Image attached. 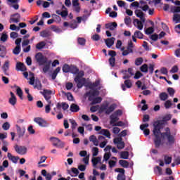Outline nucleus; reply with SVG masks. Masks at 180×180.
<instances>
[{
    "label": "nucleus",
    "instance_id": "1",
    "mask_svg": "<svg viewBox=\"0 0 180 180\" xmlns=\"http://www.w3.org/2000/svg\"><path fill=\"white\" fill-rule=\"evenodd\" d=\"M162 129V122L158 120L153 122V134L155 136L153 139L155 148H160V146H162V141L161 140H167V146H174L176 139L175 135L171 134V129L169 127L165 128V132H161Z\"/></svg>",
    "mask_w": 180,
    "mask_h": 180
},
{
    "label": "nucleus",
    "instance_id": "2",
    "mask_svg": "<svg viewBox=\"0 0 180 180\" xmlns=\"http://www.w3.org/2000/svg\"><path fill=\"white\" fill-rule=\"evenodd\" d=\"M35 59L39 65H44L42 69L43 72H44V74L49 72V70H50V67L51 66V60H49L47 57L43 56L41 52L37 53L35 55Z\"/></svg>",
    "mask_w": 180,
    "mask_h": 180
},
{
    "label": "nucleus",
    "instance_id": "3",
    "mask_svg": "<svg viewBox=\"0 0 180 180\" xmlns=\"http://www.w3.org/2000/svg\"><path fill=\"white\" fill-rule=\"evenodd\" d=\"M86 79L85 78H81L79 75L75 77V82L77 84V87L79 89L85 85Z\"/></svg>",
    "mask_w": 180,
    "mask_h": 180
},
{
    "label": "nucleus",
    "instance_id": "4",
    "mask_svg": "<svg viewBox=\"0 0 180 180\" xmlns=\"http://www.w3.org/2000/svg\"><path fill=\"white\" fill-rule=\"evenodd\" d=\"M34 122L39 124L40 127H49V122L41 117H35Z\"/></svg>",
    "mask_w": 180,
    "mask_h": 180
},
{
    "label": "nucleus",
    "instance_id": "5",
    "mask_svg": "<svg viewBox=\"0 0 180 180\" xmlns=\"http://www.w3.org/2000/svg\"><path fill=\"white\" fill-rule=\"evenodd\" d=\"M14 149L16 153L20 154V155H25V154L27 153V148L25 146H19L18 145H15Z\"/></svg>",
    "mask_w": 180,
    "mask_h": 180
},
{
    "label": "nucleus",
    "instance_id": "6",
    "mask_svg": "<svg viewBox=\"0 0 180 180\" xmlns=\"http://www.w3.org/2000/svg\"><path fill=\"white\" fill-rule=\"evenodd\" d=\"M134 13L137 18H139L141 19L143 23L146 22L145 14L144 13H143V11H141V10H135Z\"/></svg>",
    "mask_w": 180,
    "mask_h": 180
},
{
    "label": "nucleus",
    "instance_id": "7",
    "mask_svg": "<svg viewBox=\"0 0 180 180\" xmlns=\"http://www.w3.org/2000/svg\"><path fill=\"white\" fill-rule=\"evenodd\" d=\"M86 95L89 96V101H92V98L95 96H99V91L97 89H94L86 93Z\"/></svg>",
    "mask_w": 180,
    "mask_h": 180
},
{
    "label": "nucleus",
    "instance_id": "8",
    "mask_svg": "<svg viewBox=\"0 0 180 180\" xmlns=\"http://www.w3.org/2000/svg\"><path fill=\"white\" fill-rule=\"evenodd\" d=\"M134 26L137 27L139 30H143V28L144 27V25H143V21H140L139 19L135 18L134 20Z\"/></svg>",
    "mask_w": 180,
    "mask_h": 180
},
{
    "label": "nucleus",
    "instance_id": "9",
    "mask_svg": "<svg viewBox=\"0 0 180 180\" xmlns=\"http://www.w3.org/2000/svg\"><path fill=\"white\" fill-rule=\"evenodd\" d=\"M124 84H122L121 85V88L122 89V91H126V87L128 89L131 88V86H133V84H131V79H126L124 82Z\"/></svg>",
    "mask_w": 180,
    "mask_h": 180
},
{
    "label": "nucleus",
    "instance_id": "10",
    "mask_svg": "<svg viewBox=\"0 0 180 180\" xmlns=\"http://www.w3.org/2000/svg\"><path fill=\"white\" fill-rule=\"evenodd\" d=\"M51 140H53V146H54V147H64V143H63V142H61V140L58 139V138H51Z\"/></svg>",
    "mask_w": 180,
    "mask_h": 180
},
{
    "label": "nucleus",
    "instance_id": "11",
    "mask_svg": "<svg viewBox=\"0 0 180 180\" xmlns=\"http://www.w3.org/2000/svg\"><path fill=\"white\" fill-rule=\"evenodd\" d=\"M68 174L72 177L78 176V174H79V170H78V169L75 167H72L71 170H68Z\"/></svg>",
    "mask_w": 180,
    "mask_h": 180
},
{
    "label": "nucleus",
    "instance_id": "12",
    "mask_svg": "<svg viewBox=\"0 0 180 180\" xmlns=\"http://www.w3.org/2000/svg\"><path fill=\"white\" fill-rule=\"evenodd\" d=\"M11 98H9L8 103L10 105H12V106H15L16 105V96H15V94L13 92H10Z\"/></svg>",
    "mask_w": 180,
    "mask_h": 180
},
{
    "label": "nucleus",
    "instance_id": "13",
    "mask_svg": "<svg viewBox=\"0 0 180 180\" xmlns=\"http://www.w3.org/2000/svg\"><path fill=\"white\" fill-rule=\"evenodd\" d=\"M115 40H116L115 37L108 38L107 39H105V43L107 47L110 48L111 46H112L113 44H115Z\"/></svg>",
    "mask_w": 180,
    "mask_h": 180
},
{
    "label": "nucleus",
    "instance_id": "14",
    "mask_svg": "<svg viewBox=\"0 0 180 180\" xmlns=\"http://www.w3.org/2000/svg\"><path fill=\"white\" fill-rule=\"evenodd\" d=\"M7 157L8 160H10V161H12V162H13V164L18 163V160H19V157L12 155V153H7Z\"/></svg>",
    "mask_w": 180,
    "mask_h": 180
},
{
    "label": "nucleus",
    "instance_id": "15",
    "mask_svg": "<svg viewBox=\"0 0 180 180\" xmlns=\"http://www.w3.org/2000/svg\"><path fill=\"white\" fill-rule=\"evenodd\" d=\"M116 27H117V23L116 22L105 24V28L109 29V30H114Z\"/></svg>",
    "mask_w": 180,
    "mask_h": 180
},
{
    "label": "nucleus",
    "instance_id": "16",
    "mask_svg": "<svg viewBox=\"0 0 180 180\" xmlns=\"http://www.w3.org/2000/svg\"><path fill=\"white\" fill-rule=\"evenodd\" d=\"M12 16L13 18H11V20L13 23H19L20 22V14L17 13L13 14Z\"/></svg>",
    "mask_w": 180,
    "mask_h": 180
},
{
    "label": "nucleus",
    "instance_id": "17",
    "mask_svg": "<svg viewBox=\"0 0 180 180\" xmlns=\"http://www.w3.org/2000/svg\"><path fill=\"white\" fill-rule=\"evenodd\" d=\"M16 70L17 71H26V65L24 63L18 62L16 64Z\"/></svg>",
    "mask_w": 180,
    "mask_h": 180
},
{
    "label": "nucleus",
    "instance_id": "18",
    "mask_svg": "<svg viewBox=\"0 0 180 180\" xmlns=\"http://www.w3.org/2000/svg\"><path fill=\"white\" fill-rule=\"evenodd\" d=\"M89 141H91V143H93L96 147L99 146V141H98V139H96L95 135H91L89 136Z\"/></svg>",
    "mask_w": 180,
    "mask_h": 180
},
{
    "label": "nucleus",
    "instance_id": "19",
    "mask_svg": "<svg viewBox=\"0 0 180 180\" xmlns=\"http://www.w3.org/2000/svg\"><path fill=\"white\" fill-rule=\"evenodd\" d=\"M17 127V133L18 135L19 139H20V137H23V136H25V131H26V129L20 128V127H19V125L16 126Z\"/></svg>",
    "mask_w": 180,
    "mask_h": 180
},
{
    "label": "nucleus",
    "instance_id": "20",
    "mask_svg": "<svg viewBox=\"0 0 180 180\" xmlns=\"http://www.w3.org/2000/svg\"><path fill=\"white\" fill-rule=\"evenodd\" d=\"M89 101L91 102V105H96V103H101V102H102V97H93L91 100Z\"/></svg>",
    "mask_w": 180,
    "mask_h": 180
},
{
    "label": "nucleus",
    "instance_id": "21",
    "mask_svg": "<svg viewBox=\"0 0 180 180\" xmlns=\"http://www.w3.org/2000/svg\"><path fill=\"white\" fill-rule=\"evenodd\" d=\"M101 161V159L100 157H97V158H92L91 159V162H92V165H93V167L94 168H96V165H98V162H100Z\"/></svg>",
    "mask_w": 180,
    "mask_h": 180
},
{
    "label": "nucleus",
    "instance_id": "22",
    "mask_svg": "<svg viewBox=\"0 0 180 180\" xmlns=\"http://www.w3.org/2000/svg\"><path fill=\"white\" fill-rule=\"evenodd\" d=\"M56 108L57 109H60L62 108L63 110H67V109H68L69 108V105L66 103H62V104L60 103H58Z\"/></svg>",
    "mask_w": 180,
    "mask_h": 180
},
{
    "label": "nucleus",
    "instance_id": "23",
    "mask_svg": "<svg viewBox=\"0 0 180 180\" xmlns=\"http://www.w3.org/2000/svg\"><path fill=\"white\" fill-rule=\"evenodd\" d=\"M56 12L57 15H60L62 18H67L68 16V10H64L63 11L57 10Z\"/></svg>",
    "mask_w": 180,
    "mask_h": 180
},
{
    "label": "nucleus",
    "instance_id": "24",
    "mask_svg": "<svg viewBox=\"0 0 180 180\" xmlns=\"http://www.w3.org/2000/svg\"><path fill=\"white\" fill-rule=\"evenodd\" d=\"M116 109V104H112L108 108H107V110L105 111V115H110L113 110Z\"/></svg>",
    "mask_w": 180,
    "mask_h": 180
},
{
    "label": "nucleus",
    "instance_id": "25",
    "mask_svg": "<svg viewBox=\"0 0 180 180\" xmlns=\"http://www.w3.org/2000/svg\"><path fill=\"white\" fill-rule=\"evenodd\" d=\"M70 110L74 113H77V112L79 111V106L75 103H72L70 105Z\"/></svg>",
    "mask_w": 180,
    "mask_h": 180
},
{
    "label": "nucleus",
    "instance_id": "26",
    "mask_svg": "<svg viewBox=\"0 0 180 180\" xmlns=\"http://www.w3.org/2000/svg\"><path fill=\"white\" fill-rule=\"evenodd\" d=\"M100 134H103V136H105L108 139H110V132L109 131V129H101L100 131Z\"/></svg>",
    "mask_w": 180,
    "mask_h": 180
},
{
    "label": "nucleus",
    "instance_id": "27",
    "mask_svg": "<svg viewBox=\"0 0 180 180\" xmlns=\"http://www.w3.org/2000/svg\"><path fill=\"white\" fill-rule=\"evenodd\" d=\"M110 124H115V123H116V122H117L119 120V117H117V115H115V114H112L110 115Z\"/></svg>",
    "mask_w": 180,
    "mask_h": 180
},
{
    "label": "nucleus",
    "instance_id": "28",
    "mask_svg": "<svg viewBox=\"0 0 180 180\" xmlns=\"http://www.w3.org/2000/svg\"><path fill=\"white\" fill-rule=\"evenodd\" d=\"M34 89H38V91H41V82H40V80H36L34 85Z\"/></svg>",
    "mask_w": 180,
    "mask_h": 180
},
{
    "label": "nucleus",
    "instance_id": "29",
    "mask_svg": "<svg viewBox=\"0 0 180 180\" xmlns=\"http://www.w3.org/2000/svg\"><path fill=\"white\" fill-rule=\"evenodd\" d=\"M119 164L121 167H123V168H129V164L127 160H120Z\"/></svg>",
    "mask_w": 180,
    "mask_h": 180
},
{
    "label": "nucleus",
    "instance_id": "30",
    "mask_svg": "<svg viewBox=\"0 0 180 180\" xmlns=\"http://www.w3.org/2000/svg\"><path fill=\"white\" fill-rule=\"evenodd\" d=\"M134 36H135L136 39H140L141 40L143 39V37H144V34H143L142 32L139 30L134 32Z\"/></svg>",
    "mask_w": 180,
    "mask_h": 180
},
{
    "label": "nucleus",
    "instance_id": "31",
    "mask_svg": "<svg viewBox=\"0 0 180 180\" xmlns=\"http://www.w3.org/2000/svg\"><path fill=\"white\" fill-rule=\"evenodd\" d=\"M44 47H46V42H44V41H40L36 45V49L37 50H41Z\"/></svg>",
    "mask_w": 180,
    "mask_h": 180
},
{
    "label": "nucleus",
    "instance_id": "32",
    "mask_svg": "<svg viewBox=\"0 0 180 180\" xmlns=\"http://www.w3.org/2000/svg\"><path fill=\"white\" fill-rule=\"evenodd\" d=\"M120 157L122 160H128L129 159V152L122 151L120 153Z\"/></svg>",
    "mask_w": 180,
    "mask_h": 180
},
{
    "label": "nucleus",
    "instance_id": "33",
    "mask_svg": "<svg viewBox=\"0 0 180 180\" xmlns=\"http://www.w3.org/2000/svg\"><path fill=\"white\" fill-rule=\"evenodd\" d=\"M159 96L160 101H167L168 99V94L165 92L160 93Z\"/></svg>",
    "mask_w": 180,
    "mask_h": 180
},
{
    "label": "nucleus",
    "instance_id": "34",
    "mask_svg": "<svg viewBox=\"0 0 180 180\" xmlns=\"http://www.w3.org/2000/svg\"><path fill=\"white\" fill-rule=\"evenodd\" d=\"M62 70L63 72H70L71 70V66L68 65V64H65L63 65Z\"/></svg>",
    "mask_w": 180,
    "mask_h": 180
},
{
    "label": "nucleus",
    "instance_id": "35",
    "mask_svg": "<svg viewBox=\"0 0 180 180\" xmlns=\"http://www.w3.org/2000/svg\"><path fill=\"white\" fill-rule=\"evenodd\" d=\"M70 123L72 124V130H75L77 129V126H78V124H77V122H75V120L70 119L69 120Z\"/></svg>",
    "mask_w": 180,
    "mask_h": 180
},
{
    "label": "nucleus",
    "instance_id": "36",
    "mask_svg": "<svg viewBox=\"0 0 180 180\" xmlns=\"http://www.w3.org/2000/svg\"><path fill=\"white\" fill-rule=\"evenodd\" d=\"M17 95L19 96L20 99H23V91H22V89L20 87L18 86L17 90Z\"/></svg>",
    "mask_w": 180,
    "mask_h": 180
},
{
    "label": "nucleus",
    "instance_id": "37",
    "mask_svg": "<svg viewBox=\"0 0 180 180\" xmlns=\"http://www.w3.org/2000/svg\"><path fill=\"white\" fill-rule=\"evenodd\" d=\"M164 160L166 165H169L172 162V157H169L165 155L164 157Z\"/></svg>",
    "mask_w": 180,
    "mask_h": 180
},
{
    "label": "nucleus",
    "instance_id": "38",
    "mask_svg": "<svg viewBox=\"0 0 180 180\" xmlns=\"http://www.w3.org/2000/svg\"><path fill=\"white\" fill-rule=\"evenodd\" d=\"M72 74H78L79 69L77 66H70V72Z\"/></svg>",
    "mask_w": 180,
    "mask_h": 180
},
{
    "label": "nucleus",
    "instance_id": "39",
    "mask_svg": "<svg viewBox=\"0 0 180 180\" xmlns=\"http://www.w3.org/2000/svg\"><path fill=\"white\" fill-rule=\"evenodd\" d=\"M171 119H172V115L167 114L162 117V122H169Z\"/></svg>",
    "mask_w": 180,
    "mask_h": 180
},
{
    "label": "nucleus",
    "instance_id": "40",
    "mask_svg": "<svg viewBox=\"0 0 180 180\" xmlns=\"http://www.w3.org/2000/svg\"><path fill=\"white\" fill-rule=\"evenodd\" d=\"M172 105H174L172 102L170 100H167L165 102L164 106L165 109H169Z\"/></svg>",
    "mask_w": 180,
    "mask_h": 180
},
{
    "label": "nucleus",
    "instance_id": "41",
    "mask_svg": "<svg viewBox=\"0 0 180 180\" xmlns=\"http://www.w3.org/2000/svg\"><path fill=\"white\" fill-rule=\"evenodd\" d=\"M40 36L41 37H50V32L47 30H43L40 32Z\"/></svg>",
    "mask_w": 180,
    "mask_h": 180
},
{
    "label": "nucleus",
    "instance_id": "42",
    "mask_svg": "<svg viewBox=\"0 0 180 180\" xmlns=\"http://www.w3.org/2000/svg\"><path fill=\"white\" fill-rule=\"evenodd\" d=\"M140 70L141 72H148V65L147 64H143L141 66Z\"/></svg>",
    "mask_w": 180,
    "mask_h": 180
},
{
    "label": "nucleus",
    "instance_id": "43",
    "mask_svg": "<svg viewBox=\"0 0 180 180\" xmlns=\"http://www.w3.org/2000/svg\"><path fill=\"white\" fill-rule=\"evenodd\" d=\"M171 12L172 13H179L180 12V6H173L171 8Z\"/></svg>",
    "mask_w": 180,
    "mask_h": 180
},
{
    "label": "nucleus",
    "instance_id": "44",
    "mask_svg": "<svg viewBox=\"0 0 180 180\" xmlns=\"http://www.w3.org/2000/svg\"><path fill=\"white\" fill-rule=\"evenodd\" d=\"M2 129L6 131L9 130V129H11V124L8 122H4L2 125Z\"/></svg>",
    "mask_w": 180,
    "mask_h": 180
},
{
    "label": "nucleus",
    "instance_id": "45",
    "mask_svg": "<svg viewBox=\"0 0 180 180\" xmlns=\"http://www.w3.org/2000/svg\"><path fill=\"white\" fill-rule=\"evenodd\" d=\"M173 20L176 22V23H180V15L179 14H174Z\"/></svg>",
    "mask_w": 180,
    "mask_h": 180
},
{
    "label": "nucleus",
    "instance_id": "46",
    "mask_svg": "<svg viewBox=\"0 0 180 180\" xmlns=\"http://www.w3.org/2000/svg\"><path fill=\"white\" fill-rule=\"evenodd\" d=\"M124 20L127 26H130V25L131 24V18L129 16L125 17Z\"/></svg>",
    "mask_w": 180,
    "mask_h": 180
},
{
    "label": "nucleus",
    "instance_id": "47",
    "mask_svg": "<svg viewBox=\"0 0 180 180\" xmlns=\"http://www.w3.org/2000/svg\"><path fill=\"white\" fill-rule=\"evenodd\" d=\"M146 34H153L154 33V27H150L145 31Z\"/></svg>",
    "mask_w": 180,
    "mask_h": 180
},
{
    "label": "nucleus",
    "instance_id": "48",
    "mask_svg": "<svg viewBox=\"0 0 180 180\" xmlns=\"http://www.w3.org/2000/svg\"><path fill=\"white\" fill-rule=\"evenodd\" d=\"M167 92L170 96H174V95H175V90L172 87L167 88Z\"/></svg>",
    "mask_w": 180,
    "mask_h": 180
},
{
    "label": "nucleus",
    "instance_id": "49",
    "mask_svg": "<svg viewBox=\"0 0 180 180\" xmlns=\"http://www.w3.org/2000/svg\"><path fill=\"white\" fill-rule=\"evenodd\" d=\"M77 42L80 46H85V43H86V40H85L84 38H78L77 39Z\"/></svg>",
    "mask_w": 180,
    "mask_h": 180
},
{
    "label": "nucleus",
    "instance_id": "50",
    "mask_svg": "<svg viewBox=\"0 0 180 180\" xmlns=\"http://www.w3.org/2000/svg\"><path fill=\"white\" fill-rule=\"evenodd\" d=\"M108 61H109V64H110V67H115V64L116 63L115 58H110Z\"/></svg>",
    "mask_w": 180,
    "mask_h": 180
},
{
    "label": "nucleus",
    "instance_id": "51",
    "mask_svg": "<svg viewBox=\"0 0 180 180\" xmlns=\"http://www.w3.org/2000/svg\"><path fill=\"white\" fill-rule=\"evenodd\" d=\"M13 54H15V56H18L19 53H20V46H17L13 51Z\"/></svg>",
    "mask_w": 180,
    "mask_h": 180
},
{
    "label": "nucleus",
    "instance_id": "52",
    "mask_svg": "<svg viewBox=\"0 0 180 180\" xmlns=\"http://www.w3.org/2000/svg\"><path fill=\"white\" fill-rule=\"evenodd\" d=\"M143 64V58H137L135 60V65H141Z\"/></svg>",
    "mask_w": 180,
    "mask_h": 180
},
{
    "label": "nucleus",
    "instance_id": "53",
    "mask_svg": "<svg viewBox=\"0 0 180 180\" xmlns=\"http://www.w3.org/2000/svg\"><path fill=\"white\" fill-rule=\"evenodd\" d=\"M110 157H112V153H110V152L105 153L103 156L104 161H108Z\"/></svg>",
    "mask_w": 180,
    "mask_h": 180
},
{
    "label": "nucleus",
    "instance_id": "54",
    "mask_svg": "<svg viewBox=\"0 0 180 180\" xmlns=\"http://www.w3.org/2000/svg\"><path fill=\"white\" fill-rule=\"evenodd\" d=\"M91 39L94 41H99V40H101V36H99L98 34H95L91 37Z\"/></svg>",
    "mask_w": 180,
    "mask_h": 180
},
{
    "label": "nucleus",
    "instance_id": "55",
    "mask_svg": "<svg viewBox=\"0 0 180 180\" xmlns=\"http://www.w3.org/2000/svg\"><path fill=\"white\" fill-rule=\"evenodd\" d=\"M143 77V73L141 72L140 71H137L134 77L135 79H139Z\"/></svg>",
    "mask_w": 180,
    "mask_h": 180
},
{
    "label": "nucleus",
    "instance_id": "56",
    "mask_svg": "<svg viewBox=\"0 0 180 180\" xmlns=\"http://www.w3.org/2000/svg\"><path fill=\"white\" fill-rule=\"evenodd\" d=\"M0 40L1 41H4V42L6 41V40H8V34H6V33H3L1 34Z\"/></svg>",
    "mask_w": 180,
    "mask_h": 180
},
{
    "label": "nucleus",
    "instance_id": "57",
    "mask_svg": "<svg viewBox=\"0 0 180 180\" xmlns=\"http://www.w3.org/2000/svg\"><path fill=\"white\" fill-rule=\"evenodd\" d=\"M117 148H118V150H123V148H124V142L122 141L120 142L117 144Z\"/></svg>",
    "mask_w": 180,
    "mask_h": 180
},
{
    "label": "nucleus",
    "instance_id": "58",
    "mask_svg": "<svg viewBox=\"0 0 180 180\" xmlns=\"http://www.w3.org/2000/svg\"><path fill=\"white\" fill-rule=\"evenodd\" d=\"M99 154V148L94 147L93 148V157H96Z\"/></svg>",
    "mask_w": 180,
    "mask_h": 180
},
{
    "label": "nucleus",
    "instance_id": "59",
    "mask_svg": "<svg viewBox=\"0 0 180 180\" xmlns=\"http://www.w3.org/2000/svg\"><path fill=\"white\" fill-rule=\"evenodd\" d=\"M51 30H53V32H56V33H58V32H60V28H58V27L56 25H51Z\"/></svg>",
    "mask_w": 180,
    "mask_h": 180
},
{
    "label": "nucleus",
    "instance_id": "60",
    "mask_svg": "<svg viewBox=\"0 0 180 180\" xmlns=\"http://www.w3.org/2000/svg\"><path fill=\"white\" fill-rule=\"evenodd\" d=\"M178 66L174 65L173 68H172V69L170 70V72L172 74H175L176 72H178Z\"/></svg>",
    "mask_w": 180,
    "mask_h": 180
},
{
    "label": "nucleus",
    "instance_id": "61",
    "mask_svg": "<svg viewBox=\"0 0 180 180\" xmlns=\"http://www.w3.org/2000/svg\"><path fill=\"white\" fill-rule=\"evenodd\" d=\"M66 96L68 98V101H74V96H72V94L68 92L66 94Z\"/></svg>",
    "mask_w": 180,
    "mask_h": 180
},
{
    "label": "nucleus",
    "instance_id": "62",
    "mask_svg": "<svg viewBox=\"0 0 180 180\" xmlns=\"http://www.w3.org/2000/svg\"><path fill=\"white\" fill-rule=\"evenodd\" d=\"M112 126H118L120 127H123V126H124V122H123L122 121H119L113 124Z\"/></svg>",
    "mask_w": 180,
    "mask_h": 180
},
{
    "label": "nucleus",
    "instance_id": "63",
    "mask_svg": "<svg viewBox=\"0 0 180 180\" xmlns=\"http://www.w3.org/2000/svg\"><path fill=\"white\" fill-rule=\"evenodd\" d=\"M117 180H126V175L123 174H118L117 177Z\"/></svg>",
    "mask_w": 180,
    "mask_h": 180
},
{
    "label": "nucleus",
    "instance_id": "64",
    "mask_svg": "<svg viewBox=\"0 0 180 180\" xmlns=\"http://www.w3.org/2000/svg\"><path fill=\"white\" fill-rule=\"evenodd\" d=\"M174 56H176V57H177L178 58H180V48L175 50Z\"/></svg>",
    "mask_w": 180,
    "mask_h": 180
}]
</instances>
